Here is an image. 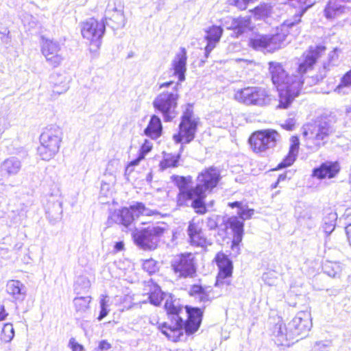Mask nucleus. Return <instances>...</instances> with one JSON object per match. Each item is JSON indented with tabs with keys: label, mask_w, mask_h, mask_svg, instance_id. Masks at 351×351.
Listing matches in <instances>:
<instances>
[{
	"label": "nucleus",
	"mask_w": 351,
	"mask_h": 351,
	"mask_svg": "<svg viewBox=\"0 0 351 351\" xmlns=\"http://www.w3.org/2000/svg\"><path fill=\"white\" fill-rule=\"evenodd\" d=\"M153 212L147 209L142 202H136L129 207H123L119 210L121 219H134L142 215L151 216Z\"/></svg>",
	"instance_id": "obj_16"
},
{
	"label": "nucleus",
	"mask_w": 351,
	"mask_h": 351,
	"mask_svg": "<svg viewBox=\"0 0 351 351\" xmlns=\"http://www.w3.org/2000/svg\"><path fill=\"white\" fill-rule=\"evenodd\" d=\"M153 149V144L148 139H145L143 144L141 145L138 155L142 156L143 158L145 156L149 153Z\"/></svg>",
	"instance_id": "obj_43"
},
{
	"label": "nucleus",
	"mask_w": 351,
	"mask_h": 351,
	"mask_svg": "<svg viewBox=\"0 0 351 351\" xmlns=\"http://www.w3.org/2000/svg\"><path fill=\"white\" fill-rule=\"evenodd\" d=\"M222 25L228 29H231L234 32L235 25V18L227 16L223 19Z\"/></svg>",
	"instance_id": "obj_45"
},
{
	"label": "nucleus",
	"mask_w": 351,
	"mask_h": 351,
	"mask_svg": "<svg viewBox=\"0 0 351 351\" xmlns=\"http://www.w3.org/2000/svg\"><path fill=\"white\" fill-rule=\"evenodd\" d=\"M346 232L348 236V239L351 240V223L346 226Z\"/></svg>",
	"instance_id": "obj_56"
},
{
	"label": "nucleus",
	"mask_w": 351,
	"mask_h": 351,
	"mask_svg": "<svg viewBox=\"0 0 351 351\" xmlns=\"http://www.w3.org/2000/svg\"><path fill=\"white\" fill-rule=\"evenodd\" d=\"M340 170L337 162L326 161L318 167L313 169L312 176L317 179L332 178L337 176Z\"/></svg>",
	"instance_id": "obj_17"
},
{
	"label": "nucleus",
	"mask_w": 351,
	"mask_h": 351,
	"mask_svg": "<svg viewBox=\"0 0 351 351\" xmlns=\"http://www.w3.org/2000/svg\"><path fill=\"white\" fill-rule=\"evenodd\" d=\"M106 30L103 20L91 17L82 23L81 34L88 45L90 52H96L101 44V38Z\"/></svg>",
	"instance_id": "obj_6"
},
{
	"label": "nucleus",
	"mask_w": 351,
	"mask_h": 351,
	"mask_svg": "<svg viewBox=\"0 0 351 351\" xmlns=\"http://www.w3.org/2000/svg\"><path fill=\"white\" fill-rule=\"evenodd\" d=\"M165 308L167 311L169 316L171 317V319H173L176 315V306L174 305V301L173 298L170 296L169 298L167 299L165 304Z\"/></svg>",
	"instance_id": "obj_42"
},
{
	"label": "nucleus",
	"mask_w": 351,
	"mask_h": 351,
	"mask_svg": "<svg viewBox=\"0 0 351 351\" xmlns=\"http://www.w3.org/2000/svg\"><path fill=\"white\" fill-rule=\"evenodd\" d=\"M98 348L101 351L108 350L111 348V346L108 341L103 340L100 341Z\"/></svg>",
	"instance_id": "obj_49"
},
{
	"label": "nucleus",
	"mask_w": 351,
	"mask_h": 351,
	"mask_svg": "<svg viewBox=\"0 0 351 351\" xmlns=\"http://www.w3.org/2000/svg\"><path fill=\"white\" fill-rule=\"evenodd\" d=\"M186 60V50L184 48H181L180 53L177 54V78L179 82H182L185 80Z\"/></svg>",
	"instance_id": "obj_29"
},
{
	"label": "nucleus",
	"mask_w": 351,
	"mask_h": 351,
	"mask_svg": "<svg viewBox=\"0 0 351 351\" xmlns=\"http://www.w3.org/2000/svg\"><path fill=\"white\" fill-rule=\"evenodd\" d=\"M162 126L160 119L156 115H152L144 130L145 135L152 139H157L162 134Z\"/></svg>",
	"instance_id": "obj_25"
},
{
	"label": "nucleus",
	"mask_w": 351,
	"mask_h": 351,
	"mask_svg": "<svg viewBox=\"0 0 351 351\" xmlns=\"http://www.w3.org/2000/svg\"><path fill=\"white\" fill-rule=\"evenodd\" d=\"M350 0H330L324 10L325 16L328 19H332L339 14L345 12L347 8L341 5L340 2H348Z\"/></svg>",
	"instance_id": "obj_26"
},
{
	"label": "nucleus",
	"mask_w": 351,
	"mask_h": 351,
	"mask_svg": "<svg viewBox=\"0 0 351 351\" xmlns=\"http://www.w3.org/2000/svg\"><path fill=\"white\" fill-rule=\"evenodd\" d=\"M223 33V29L220 26L213 25L206 31V39L207 45L205 47V54L208 56L211 51L219 43Z\"/></svg>",
	"instance_id": "obj_19"
},
{
	"label": "nucleus",
	"mask_w": 351,
	"mask_h": 351,
	"mask_svg": "<svg viewBox=\"0 0 351 351\" xmlns=\"http://www.w3.org/2000/svg\"><path fill=\"white\" fill-rule=\"evenodd\" d=\"M210 287L195 284L191 287L189 294L198 298L199 301L205 302L210 300Z\"/></svg>",
	"instance_id": "obj_27"
},
{
	"label": "nucleus",
	"mask_w": 351,
	"mask_h": 351,
	"mask_svg": "<svg viewBox=\"0 0 351 351\" xmlns=\"http://www.w3.org/2000/svg\"><path fill=\"white\" fill-rule=\"evenodd\" d=\"M280 134L274 130H264L253 133L249 138L251 148L256 153H264L276 147Z\"/></svg>",
	"instance_id": "obj_10"
},
{
	"label": "nucleus",
	"mask_w": 351,
	"mask_h": 351,
	"mask_svg": "<svg viewBox=\"0 0 351 351\" xmlns=\"http://www.w3.org/2000/svg\"><path fill=\"white\" fill-rule=\"evenodd\" d=\"M61 132L58 127L45 128L40 136V145L37 151L44 160H49L58 152L61 142Z\"/></svg>",
	"instance_id": "obj_5"
},
{
	"label": "nucleus",
	"mask_w": 351,
	"mask_h": 351,
	"mask_svg": "<svg viewBox=\"0 0 351 351\" xmlns=\"http://www.w3.org/2000/svg\"><path fill=\"white\" fill-rule=\"evenodd\" d=\"M73 351H82L83 348L81 345L77 343H73L72 345Z\"/></svg>",
	"instance_id": "obj_53"
},
{
	"label": "nucleus",
	"mask_w": 351,
	"mask_h": 351,
	"mask_svg": "<svg viewBox=\"0 0 351 351\" xmlns=\"http://www.w3.org/2000/svg\"><path fill=\"white\" fill-rule=\"evenodd\" d=\"M269 36L267 35H258L251 38L249 45L255 50L269 52L268 45Z\"/></svg>",
	"instance_id": "obj_30"
},
{
	"label": "nucleus",
	"mask_w": 351,
	"mask_h": 351,
	"mask_svg": "<svg viewBox=\"0 0 351 351\" xmlns=\"http://www.w3.org/2000/svg\"><path fill=\"white\" fill-rule=\"evenodd\" d=\"M285 178H286V175H285V174H281V175H280V176H278V178L277 182L275 183V184L273 186V187H274V188H276V187L277 186L278 184L280 182H281V181H282V180H285Z\"/></svg>",
	"instance_id": "obj_55"
},
{
	"label": "nucleus",
	"mask_w": 351,
	"mask_h": 351,
	"mask_svg": "<svg viewBox=\"0 0 351 351\" xmlns=\"http://www.w3.org/2000/svg\"><path fill=\"white\" fill-rule=\"evenodd\" d=\"M263 280L268 285H274L277 280L276 273L274 271L265 272L262 276Z\"/></svg>",
	"instance_id": "obj_41"
},
{
	"label": "nucleus",
	"mask_w": 351,
	"mask_h": 351,
	"mask_svg": "<svg viewBox=\"0 0 351 351\" xmlns=\"http://www.w3.org/2000/svg\"><path fill=\"white\" fill-rule=\"evenodd\" d=\"M253 0H230V3L237 7L240 10H245L247 4Z\"/></svg>",
	"instance_id": "obj_44"
},
{
	"label": "nucleus",
	"mask_w": 351,
	"mask_h": 351,
	"mask_svg": "<svg viewBox=\"0 0 351 351\" xmlns=\"http://www.w3.org/2000/svg\"><path fill=\"white\" fill-rule=\"evenodd\" d=\"M251 27V19L250 16L235 18L234 34L238 37L250 29Z\"/></svg>",
	"instance_id": "obj_32"
},
{
	"label": "nucleus",
	"mask_w": 351,
	"mask_h": 351,
	"mask_svg": "<svg viewBox=\"0 0 351 351\" xmlns=\"http://www.w3.org/2000/svg\"><path fill=\"white\" fill-rule=\"evenodd\" d=\"M174 162L173 161L171 165H169L168 164V160H163L160 162V166L162 169H165V168H167L170 166H173L174 165Z\"/></svg>",
	"instance_id": "obj_52"
},
{
	"label": "nucleus",
	"mask_w": 351,
	"mask_h": 351,
	"mask_svg": "<svg viewBox=\"0 0 351 351\" xmlns=\"http://www.w3.org/2000/svg\"><path fill=\"white\" fill-rule=\"evenodd\" d=\"M143 268L149 274L156 272L158 269L157 262L152 258L145 260L143 262Z\"/></svg>",
	"instance_id": "obj_39"
},
{
	"label": "nucleus",
	"mask_w": 351,
	"mask_h": 351,
	"mask_svg": "<svg viewBox=\"0 0 351 351\" xmlns=\"http://www.w3.org/2000/svg\"><path fill=\"white\" fill-rule=\"evenodd\" d=\"M8 313H5L4 306L0 307V321H3L7 317Z\"/></svg>",
	"instance_id": "obj_51"
},
{
	"label": "nucleus",
	"mask_w": 351,
	"mask_h": 351,
	"mask_svg": "<svg viewBox=\"0 0 351 351\" xmlns=\"http://www.w3.org/2000/svg\"><path fill=\"white\" fill-rule=\"evenodd\" d=\"M202 221H197L195 222L192 221L188 228V234L190 242L195 246L203 247L206 243V239L202 232Z\"/></svg>",
	"instance_id": "obj_18"
},
{
	"label": "nucleus",
	"mask_w": 351,
	"mask_h": 351,
	"mask_svg": "<svg viewBox=\"0 0 351 351\" xmlns=\"http://www.w3.org/2000/svg\"><path fill=\"white\" fill-rule=\"evenodd\" d=\"M173 83V82H169L168 83H164V84H162L160 87L162 88V87H164V86H168L169 84H171Z\"/></svg>",
	"instance_id": "obj_62"
},
{
	"label": "nucleus",
	"mask_w": 351,
	"mask_h": 351,
	"mask_svg": "<svg viewBox=\"0 0 351 351\" xmlns=\"http://www.w3.org/2000/svg\"><path fill=\"white\" fill-rule=\"evenodd\" d=\"M290 147L287 156L278 165L279 169L291 166L295 160L298 154L300 141L297 136H291L290 138Z\"/></svg>",
	"instance_id": "obj_23"
},
{
	"label": "nucleus",
	"mask_w": 351,
	"mask_h": 351,
	"mask_svg": "<svg viewBox=\"0 0 351 351\" xmlns=\"http://www.w3.org/2000/svg\"><path fill=\"white\" fill-rule=\"evenodd\" d=\"M184 308L187 314V319L182 328V323L183 320L179 315L183 308L177 306V341H186L189 337L198 330L202 322V312L199 308L188 306H186Z\"/></svg>",
	"instance_id": "obj_4"
},
{
	"label": "nucleus",
	"mask_w": 351,
	"mask_h": 351,
	"mask_svg": "<svg viewBox=\"0 0 351 351\" xmlns=\"http://www.w3.org/2000/svg\"><path fill=\"white\" fill-rule=\"evenodd\" d=\"M313 351H332L331 341L326 340L315 342Z\"/></svg>",
	"instance_id": "obj_40"
},
{
	"label": "nucleus",
	"mask_w": 351,
	"mask_h": 351,
	"mask_svg": "<svg viewBox=\"0 0 351 351\" xmlns=\"http://www.w3.org/2000/svg\"><path fill=\"white\" fill-rule=\"evenodd\" d=\"M123 247L124 244L121 241L117 242L114 245V248L117 251H121L123 249Z\"/></svg>",
	"instance_id": "obj_54"
},
{
	"label": "nucleus",
	"mask_w": 351,
	"mask_h": 351,
	"mask_svg": "<svg viewBox=\"0 0 351 351\" xmlns=\"http://www.w3.org/2000/svg\"><path fill=\"white\" fill-rule=\"evenodd\" d=\"M351 86V69L348 71L341 79V82L335 88V92L339 94H346V88Z\"/></svg>",
	"instance_id": "obj_35"
},
{
	"label": "nucleus",
	"mask_w": 351,
	"mask_h": 351,
	"mask_svg": "<svg viewBox=\"0 0 351 351\" xmlns=\"http://www.w3.org/2000/svg\"><path fill=\"white\" fill-rule=\"evenodd\" d=\"M171 267H172L173 270L176 272V264L172 263Z\"/></svg>",
	"instance_id": "obj_63"
},
{
	"label": "nucleus",
	"mask_w": 351,
	"mask_h": 351,
	"mask_svg": "<svg viewBox=\"0 0 351 351\" xmlns=\"http://www.w3.org/2000/svg\"><path fill=\"white\" fill-rule=\"evenodd\" d=\"M6 291L15 300L23 301L26 296V287L19 280H9L6 285Z\"/></svg>",
	"instance_id": "obj_21"
},
{
	"label": "nucleus",
	"mask_w": 351,
	"mask_h": 351,
	"mask_svg": "<svg viewBox=\"0 0 351 351\" xmlns=\"http://www.w3.org/2000/svg\"><path fill=\"white\" fill-rule=\"evenodd\" d=\"M65 90H66V88H65V86H64L60 90H56H56H53V91L54 93L61 94L63 92H64Z\"/></svg>",
	"instance_id": "obj_61"
},
{
	"label": "nucleus",
	"mask_w": 351,
	"mask_h": 351,
	"mask_svg": "<svg viewBox=\"0 0 351 351\" xmlns=\"http://www.w3.org/2000/svg\"><path fill=\"white\" fill-rule=\"evenodd\" d=\"M100 307L108 308L109 299L107 295H101L100 298Z\"/></svg>",
	"instance_id": "obj_48"
},
{
	"label": "nucleus",
	"mask_w": 351,
	"mask_h": 351,
	"mask_svg": "<svg viewBox=\"0 0 351 351\" xmlns=\"http://www.w3.org/2000/svg\"><path fill=\"white\" fill-rule=\"evenodd\" d=\"M312 325L311 313L308 311H300L287 325L279 322L274 326V341L278 346H289L291 341L299 336H306Z\"/></svg>",
	"instance_id": "obj_3"
},
{
	"label": "nucleus",
	"mask_w": 351,
	"mask_h": 351,
	"mask_svg": "<svg viewBox=\"0 0 351 351\" xmlns=\"http://www.w3.org/2000/svg\"><path fill=\"white\" fill-rule=\"evenodd\" d=\"M146 287L145 290L149 291L147 294L149 295L148 300L149 302L155 306L159 305L162 300L163 295L160 288L151 281L147 282Z\"/></svg>",
	"instance_id": "obj_28"
},
{
	"label": "nucleus",
	"mask_w": 351,
	"mask_h": 351,
	"mask_svg": "<svg viewBox=\"0 0 351 351\" xmlns=\"http://www.w3.org/2000/svg\"><path fill=\"white\" fill-rule=\"evenodd\" d=\"M194 255L191 253L182 254L177 263V272H179V279L182 278H192L195 276L196 269L194 265Z\"/></svg>",
	"instance_id": "obj_15"
},
{
	"label": "nucleus",
	"mask_w": 351,
	"mask_h": 351,
	"mask_svg": "<svg viewBox=\"0 0 351 351\" xmlns=\"http://www.w3.org/2000/svg\"><path fill=\"white\" fill-rule=\"evenodd\" d=\"M343 267L339 262L326 261L323 265L325 274L332 278H340Z\"/></svg>",
	"instance_id": "obj_31"
},
{
	"label": "nucleus",
	"mask_w": 351,
	"mask_h": 351,
	"mask_svg": "<svg viewBox=\"0 0 351 351\" xmlns=\"http://www.w3.org/2000/svg\"><path fill=\"white\" fill-rule=\"evenodd\" d=\"M215 261L219 268L215 287H221L224 289L225 291H228V287L231 284L233 269L232 262L222 252L217 254Z\"/></svg>",
	"instance_id": "obj_11"
},
{
	"label": "nucleus",
	"mask_w": 351,
	"mask_h": 351,
	"mask_svg": "<svg viewBox=\"0 0 351 351\" xmlns=\"http://www.w3.org/2000/svg\"><path fill=\"white\" fill-rule=\"evenodd\" d=\"M60 47L59 44L53 40L43 39L41 51L47 61L52 66L56 67L62 61V56L59 53Z\"/></svg>",
	"instance_id": "obj_14"
},
{
	"label": "nucleus",
	"mask_w": 351,
	"mask_h": 351,
	"mask_svg": "<svg viewBox=\"0 0 351 351\" xmlns=\"http://www.w3.org/2000/svg\"><path fill=\"white\" fill-rule=\"evenodd\" d=\"M228 225L230 226L233 232L232 248V250L237 249L238 251L239 243L243 239V223L241 221H227L224 223L225 228H227Z\"/></svg>",
	"instance_id": "obj_24"
},
{
	"label": "nucleus",
	"mask_w": 351,
	"mask_h": 351,
	"mask_svg": "<svg viewBox=\"0 0 351 351\" xmlns=\"http://www.w3.org/2000/svg\"><path fill=\"white\" fill-rule=\"evenodd\" d=\"M91 302V297H77L73 300L75 310L77 312H85L89 308V304Z\"/></svg>",
	"instance_id": "obj_34"
},
{
	"label": "nucleus",
	"mask_w": 351,
	"mask_h": 351,
	"mask_svg": "<svg viewBox=\"0 0 351 351\" xmlns=\"http://www.w3.org/2000/svg\"><path fill=\"white\" fill-rule=\"evenodd\" d=\"M228 206L234 210L232 214L236 213L237 216H234L228 219H238V218L242 220L248 219L254 214V209L250 208L246 204L241 202L228 203Z\"/></svg>",
	"instance_id": "obj_22"
},
{
	"label": "nucleus",
	"mask_w": 351,
	"mask_h": 351,
	"mask_svg": "<svg viewBox=\"0 0 351 351\" xmlns=\"http://www.w3.org/2000/svg\"><path fill=\"white\" fill-rule=\"evenodd\" d=\"M325 50L326 47L322 45L311 47L298 58L297 66L291 75L287 73L281 64L269 62L271 80L278 91V108H289L293 99L299 95L305 82L312 86L323 79L325 74L315 77H308L306 74L313 70L317 60Z\"/></svg>",
	"instance_id": "obj_1"
},
{
	"label": "nucleus",
	"mask_w": 351,
	"mask_h": 351,
	"mask_svg": "<svg viewBox=\"0 0 351 351\" xmlns=\"http://www.w3.org/2000/svg\"><path fill=\"white\" fill-rule=\"evenodd\" d=\"M132 221H122V224L125 228H128L132 226Z\"/></svg>",
	"instance_id": "obj_57"
},
{
	"label": "nucleus",
	"mask_w": 351,
	"mask_h": 351,
	"mask_svg": "<svg viewBox=\"0 0 351 351\" xmlns=\"http://www.w3.org/2000/svg\"><path fill=\"white\" fill-rule=\"evenodd\" d=\"M221 178L220 173L216 168L210 167L199 174L195 187L189 186L191 177L177 176V186L179 188L180 198L192 199V207L197 213L204 214L206 208L204 202L207 193L217 186Z\"/></svg>",
	"instance_id": "obj_2"
},
{
	"label": "nucleus",
	"mask_w": 351,
	"mask_h": 351,
	"mask_svg": "<svg viewBox=\"0 0 351 351\" xmlns=\"http://www.w3.org/2000/svg\"><path fill=\"white\" fill-rule=\"evenodd\" d=\"M302 14H299L295 15V19L287 20L283 23L281 25V30L282 33H277L273 35H268L269 36V43L267 45L269 47V52H273L276 49L281 48L284 45V43L286 40L287 35L285 32H288V29L293 27L295 24L300 21Z\"/></svg>",
	"instance_id": "obj_13"
},
{
	"label": "nucleus",
	"mask_w": 351,
	"mask_h": 351,
	"mask_svg": "<svg viewBox=\"0 0 351 351\" xmlns=\"http://www.w3.org/2000/svg\"><path fill=\"white\" fill-rule=\"evenodd\" d=\"M337 51L338 49L335 48L328 53V61L323 64V69L325 71H328L331 67L337 65L339 60Z\"/></svg>",
	"instance_id": "obj_37"
},
{
	"label": "nucleus",
	"mask_w": 351,
	"mask_h": 351,
	"mask_svg": "<svg viewBox=\"0 0 351 351\" xmlns=\"http://www.w3.org/2000/svg\"><path fill=\"white\" fill-rule=\"evenodd\" d=\"M347 216L351 215V210H348L346 212Z\"/></svg>",
	"instance_id": "obj_64"
},
{
	"label": "nucleus",
	"mask_w": 351,
	"mask_h": 351,
	"mask_svg": "<svg viewBox=\"0 0 351 351\" xmlns=\"http://www.w3.org/2000/svg\"><path fill=\"white\" fill-rule=\"evenodd\" d=\"M109 309L105 307H101V311L99 317H97L99 321L104 319L109 313Z\"/></svg>",
	"instance_id": "obj_50"
},
{
	"label": "nucleus",
	"mask_w": 351,
	"mask_h": 351,
	"mask_svg": "<svg viewBox=\"0 0 351 351\" xmlns=\"http://www.w3.org/2000/svg\"><path fill=\"white\" fill-rule=\"evenodd\" d=\"M208 226L210 227V229H213L215 227H217V223L216 221H208Z\"/></svg>",
	"instance_id": "obj_59"
},
{
	"label": "nucleus",
	"mask_w": 351,
	"mask_h": 351,
	"mask_svg": "<svg viewBox=\"0 0 351 351\" xmlns=\"http://www.w3.org/2000/svg\"><path fill=\"white\" fill-rule=\"evenodd\" d=\"M293 127V125L289 124V123L284 125V128H286V130H292Z\"/></svg>",
	"instance_id": "obj_60"
},
{
	"label": "nucleus",
	"mask_w": 351,
	"mask_h": 351,
	"mask_svg": "<svg viewBox=\"0 0 351 351\" xmlns=\"http://www.w3.org/2000/svg\"><path fill=\"white\" fill-rule=\"evenodd\" d=\"M159 329L169 340L176 342V324L173 325H169L165 322L159 326Z\"/></svg>",
	"instance_id": "obj_36"
},
{
	"label": "nucleus",
	"mask_w": 351,
	"mask_h": 351,
	"mask_svg": "<svg viewBox=\"0 0 351 351\" xmlns=\"http://www.w3.org/2000/svg\"><path fill=\"white\" fill-rule=\"evenodd\" d=\"M173 100V95L172 93H163L160 94L154 100V107L162 112L166 117V120H169V112L171 107L172 101Z\"/></svg>",
	"instance_id": "obj_20"
},
{
	"label": "nucleus",
	"mask_w": 351,
	"mask_h": 351,
	"mask_svg": "<svg viewBox=\"0 0 351 351\" xmlns=\"http://www.w3.org/2000/svg\"><path fill=\"white\" fill-rule=\"evenodd\" d=\"M333 132V128L328 122L322 121L318 124L305 125L303 135L306 138L307 147L317 150L326 143L328 136Z\"/></svg>",
	"instance_id": "obj_7"
},
{
	"label": "nucleus",
	"mask_w": 351,
	"mask_h": 351,
	"mask_svg": "<svg viewBox=\"0 0 351 351\" xmlns=\"http://www.w3.org/2000/svg\"><path fill=\"white\" fill-rule=\"evenodd\" d=\"M2 169L9 175L16 173L20 169V162L17 160L8 158L2 164Z\"/></svg>",
	"instance_id": "obj_33"
},
{
	"label": "nucleus",
	"mask_w": 351,
	"mask_h": 351,
	"mask_svg": "<svg viewBox=\"0 0 351 351\" xmlns=\"http://www.w3.org/2000/svg\"><path fill=\"white\" fill-rule=\"evenodd\" d=\"M335 221H328V222H326L323 226L324 231L327 235H329L335 230Z\"/></svg>",
	"instance_id": "obj_46"
},
{
	"label": "nucleus",
	"mask_w": 351,
	"mask_h": 351,
	"mask_svg": "<svg viewBox=\"0 0 351 351\" xmlns=\"http://www.w3.org/2000/svg\"><path fill=\"white\" fill-rule=\"evenodd\" d=\"M143 159L144 158L142 156H141L140 155H138V157L136 158H135L133 160L130 161L128 164V165L126 167V169H125V171H128L130 167L138 165L140 163V162L141 160H143Z\"/></svg>",
	"instance_id": "obj_47"
},
{
	"label": "nucleus",
	"mask_w": 351,
	"mask_h": 351,
	"mask_svg": "<svg viewBox=\"0 0 351 351\" xmlns=\"http://www.w3.org/2000/svg\"><path fill=\"white\" fill-rule=\"evenodd\" d=\"M163 230L160 227H148L134 234V241L143 250L155 249Z\"/></svg>",
	"instance_id": "obj_12"
},
{
	"label": "nucleus",
	"mask_w": 351,
	"mask_h": 351,
	"mask_svg": "<svg viewBox=\"0 0 351 351\" xmlns=\"http://www.w3.org/2000/svg\"><path fill=\"white\" fill-rule=\"evenodd\" d=\"M346 114L348 117L351 119V105L348 106L346 108Z\"/></svg>",
	"instance_id": "obj_58"
},
{
	"label": "nucleus",
	"mask_w": 351,
	"mask_h": 351,
	"mask_svg": "<svg viewBox=\"0 0 351 351\" xmlns=\"http://www.w3.org/2000/svg\"><path fill=\"white\" fill-rule=\"evenodd\" d=\"M235 100L245 105L263 106L269 104L270 95L261 87H246L237 90L234 96Z\"/></svg>",
	"instance_id": "obj_8"
},
{
	"label": "nucleus",
	"mask_w": 351,
	"mask_h": 351,
	"mask_svg": "<svg viewBox=\"0 0 351 351\" xmlns=\"http://www.w3.org/2000/svg\"><path fill=\"white\" fill-rule=\"evenodd\" d=\"M199 119L195 117L193 106L186 104L184 107L182 121L179 125V133L177 134V143H189L193 140L197 130Z\"/></svg>",
	"instance_id": "obj_9"
},
{
	"label": "nucleus",
	"mask_w": 351,
	"mask_h": 351,
	"mask_svg": "<svg viewBox=\"0 0 351 351\" xmlns=\"http://www.w3.org/2000/svg\"><path fill=\"white\" fill-rule=\"evenodd\" d=\"M14 336V330L12 324L10 323L4 324L1 334V339L4 342H10Z\"/></svg>",
	"instance_id": "obj_38"
}]
</instances>
